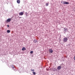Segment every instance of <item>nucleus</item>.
<instances>
[{
    "label": "nucleus",
    "mask_w": 75,
    "mask_h": 75,
    "mask_svg": "<svg viewBox=\"0 0 75 75\" xmlns=\"http://www.w3.org/2000/svg\"><path fill=\"white\" fill-rule=\"evenodd\" d=\"M63 41L64 42H67V41H68V38H64Z\"/></svg>",
    "instance_id": "nucleus-1"
},
{
    "label": "nucleus",
    "mask_w": 75,
    "mask_h": 75,
    "mask_svg": "<svg viewBox=\"0 0 75 75\" xmlns=\"http://www.w3.org/2000/svg\"><path fill=\"white\" fill-rule=\"evenodd\" d=\"M19 14L20 16H23V14H24V12H20V13H19Z\"/></svg>",
    "instance_id": "nucleus-2"
},
{
    "label": "nucleus",
    "mask_w": 75,
    "mask_h": 75,
    "mask_svg": "<svg viewBox=\"0 0 75 75\" xmlns=\"http://www.w3.org/2000/svg\"><path fill=\"white\" fill-rule=\"evenodd\" d=\"M63 4H69V3L66 1H64L63 2Z\"/></svg>",
    "instance_id": "nucleus-3"
},
{
    "label": "nucleus",
    "mask_w": 75,
    "mask_h": 75,
    "mask_svg": "<svg viewBox=\"0 0 75 75\" xmlns=\"http://www.w3.org/2000/svg\"><path fill=\"white\" fill-rule=\"evenodd\" d=\"M57 69H58V70H60V69H61V66H59L57 67Z\"/></svg>",
    "instance_id": "nucleus-4"
},
{
    "label": "nucleus",
    "mask_w": 75,
    "mask_h": 75,
    "mask_svg": "<svg viewBox=\"0 0 75 75\" xmlns=\"http://www.w3.org/2000/svg\"><path fill=\"white\" fill-rule=\"evenodd\" d=\"M11 18H8L7 20V22H10V21H11Z\"/></svg>",
    "instance_id": "nucleus-5"
},
{
    "label": "nucleus",
    "mask_w": 75,
    "mask_h": 75,
    "mask_svg": "<svg viewBox=\"0 0 75 75\" xmlns=\"http://www.w3.org/2000/svg\"><path fill=\"white\" fill-rule=\"evenodd\" d=\"M49 51L50 52V53H52V52H53V50L52 49H49Z\"/></svg>",
    "instance_id": "nucleus-6"
},
{
    "label": "nucleus",
    "mask_w": 75,
    "mask_h": 75,
    "mask_svg": "<svg viewBox=\"0 0 75 75\" xmlns=\"http://www.w3.org/2000/svg\"><path fill=\"white\" fill-rule=\"evenodd\" d=\"M17 2L18 4H20V0H17Z\"/></svg>",
    "instance_id": "nucleus-7"
},
{
    "label": "nucleus",
    "mask_w": 75,
    "mask_h": 75,
    "mask_svg": "<svg viewBox=\"0 0 75 75\" xmlns=\"http://www.w3.org/2000/svg\"><path fill=\"white\" fill-rule=\"evenodd\" d=\"M22 51H24V50H26V48L25 47H23L22 49Z\"/></svg>",
    "instance_id": "nucleus-8"
},
{
    "label": "nucleus",
    "mask_w": 75,
    "mask_h": 75,
    "mask_svg": "<svg viewBox=\"0 0 75 75\" xmlns=\"http://www.w3.org/2000/svg\"><path fill=\"white\" fill-rule=\"evenodd\" d=\"M7 32L8 33H10V30H7Z\"/></svg>",
    "instance_id": "nucleus-9"
},
{
    "label": "nucleus",
    "mask_w": 75,
    "mask_h": 75,
    "mask_svg": "<svg viewBox=\"0 0 75 75\" xmlns=\"http://www.w3.org/2000/svg\"><path fill=\"white\" fill-rule=\"evenodd\" d=\"M49 5V4L48 3H46V6H48Z\"/></svg>",
    "instance_id": "nucleus-10"
},
{
    "label": "nucleus",
    "mask_w": 75,
    "mask_h": 75,
    "mask_svg": "<svg viewBox=\"0 0 75 75\" xmlns=\"http://www.w3.org/2000/svg\"><path fill=\"white\" fill-rule=\"evenodd\" d=\"M53 71H55L57 70V69H56V68H54L53 69Z\"/></svg>",
    "instance_id": "nucleus-11"
},
{
    "label": "nucleus",
    "mask_w": 75,
    "mask_h": 75,
    "mask_svg": "<svg viewBox=\"0 0 75 75\" xmlns=\"http://www.w3.org/2000/svg\"><path fill=\"white\" fill-rule=\"evenodd\" d=\"M11 67H12L13 68H14V66L13 65H12Z\"/></svg>",
    "instance_id": "nucleus-12"
},
{
    "label": "nucleus",
    "mask_w": 75,
    "mask_h": 75,
    "mask_svg": "<svg viewBox=\"0 0 75 75\" xmlns=\"http://www.w3.org/2000/svg\"><path fill=\"white\" fill-rule=\"evenodd\" d=\"M25 15H26V16H27V15L28 14V13L27 12H25Z\"/></svg>",
    "instance_id": "nucleus-13"
},
{
    "label": "nucleus",
    "mask_w": 75,
    "mask_h": 75,
    "mask_svg": "<svg viewBox=\"0 0 75 75\" xmlns=\"http://www.w3.org/2000/svg\"><path fill=\"white\" fill-rule=\"evenodd\" d=\"M33 51H31L30 52V54H33Z\"/></svg>",
    "instance_id": "nucleus-14"
},
{
    "label": "nucleus",
    "mask_w": 75,
    "mask_h": 75,
    "mask_svg": "<svg viewBox=\"0 0 75 75\" xmlns=\"http://www.w3.org/2000/svg\"><path fill=\"white\" fill-rule=\"evenodd\" d=\"M31 71H32V72H34V70L31 69Z\"/></svg>",
    "instance_id": "nucleus-15"
},
{
    "label": "nucleus",
    "mask_w": 75,
    "mask_h": 75,
    "mask_svg": "<svg viewBox=\"0 0 75 75\" xmlns=\"http://www.w3.org/2000/svg\"><path fill=\"white\" fill-rule=\"evenodd\" d=\"M33 74H34V75H35V72H33Z\"/></svg>",
    "instance_id": "nucleus-16"
},
{
    "label": "nucleus",
    "mask_w": 75,
    "mask_h": 75,
    "mask_svg": "<svg viewBox=\"0 0 75 75\" xmlns=\"http://www.w3.org/2000/svg\"><path fill=\"white\" fill-rule=\"evenodd\" d=\"M7 27H9V25H7Z\"/></svg>",
    "instance_id": "nucleus-17"
},
{
    "label": "nucleus",
    "mask_w": 75,
    "mask_h": 75,
    "mask_svg": "<svg viewBox=\"0 0 75 75\" xmlns=\"http://www.w3.org/2000/svg\"><path fill=\"white\" fill-rule=\"evenodd\" d=\"M36 42H37V41H36L35 43H36Z\"/></svg>",
    "instance_id": "nucleus-18"
},
{
    "label": "nucleus",
    "mask_w": 75,
    "mask_h": 75,
    "mask_svg": "<svg viewBox=\"0 0 75 75\" xmlns=\"http://www.w3.org/2000/svg\"><path fill=\"white\" fill-rule=\"evenodd\" d=\"M64 30H66L65 29V28H64Z\"/></svg>",
    "instance_id": "nucleus-19"
},
{
    "label": "nucleus",
    "mask_w": 75,
    "mask_h": 75,
    "mask_svg": "<svg viewBox=\"0 0 75 75\" xmlns=\"http://www.w3.org/2000/svg\"><path fill=\"white\" fill-rule=\"evenodd\" d=\"M20 18H21V17H20Z\"/></svg>",
    "instance_id": "nucleus-20"
}]
</instances>
